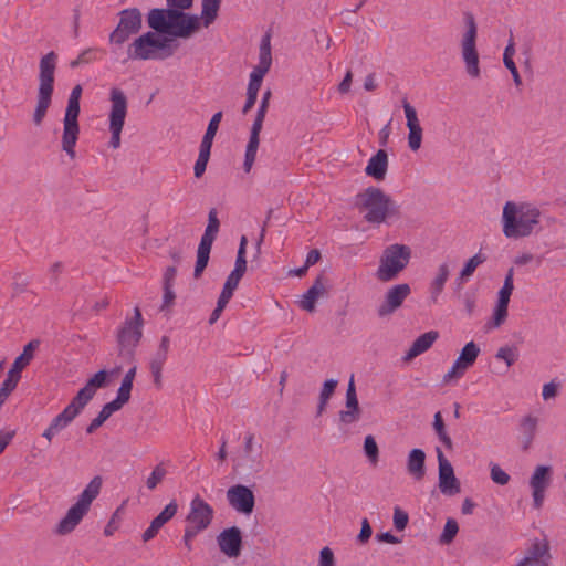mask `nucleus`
<instances>
[{
	"label": "nucleus",
	"instance_id": "c85d7f7f",
	"mask_svg": "<svg viewBox=\"0 0 566 566\" xmlns=\"http://www.w3.org/2000/svg\"><path fill=\"white\" fill-rule=\"evenodd\" d=\"M326 293L324 284V276L319 275L314 281L313 285L303 294L300 301V307L306 312H314L316 301Z\"/></svg>",
	"mask_w": 566,
	"mask_h": 566
},
{
	"label": "nucleus",
	"instance_id": "9b49d317",
	"mask_svg": "<svg viewBox=\"0 0 566 566\" xmlns=\"http://www.w3.org/2000/svg\"><path fill=\"white\" fill-rule=\"evenodd\" d=\"M143 28V14L138 8H127L118 12V23L111 32L108 41L112 45L122 46L128 39Z\"/></svg>",
	"mask_w": 566,
	"mask_h": 566
},
{
	"label": "nucleus",
	"instance_id": "338daca9",
	"mask_svg": "<svg viewBox=\"0 0 566 566\" xmlns=\"http://www.w3.org/2000/svg\"><path fill=\"white\" fill-rule=\"evenodd\" d=\"M242 277L243 274L238 273L235 271H231V273L228 275L226 280L224 286L235 291Z\"/></svg>",
	"mask_w": 566,
	"mask_h": 566
},
{
	"label": "nucleus",
	"instance_id": "ddd939ff",
	"mask_svg": "<svg viewBox=\"0 0 566 566\" xmlns=\"http://www.w3.org/2000/svg\"><path fill=\"white\" fill-rule=\"evenodd\" d=\"M263 467L261 444L255 442L253 433H248L244 437L243 449L235 461L234 469L250 475L261 472Z\"/></svg>",
	"mask_w": 566,
	"mask_h": 566
},
{
	"label": "nucleus",
	"instance_id": "69168bd1",
	"mask_svg": "<svg viewBox=\"0 0 566 566\" xmlns=\"http://www.w3.org/2000/svg\"><path fill=\"white\" fill-rule=\"evenodd\" d=\"M193 0H167L168 9L182 11L192 7Z\"/></svg>",
	"mask_w": 566,
	"mask_h": 566
},
{
	"label": "nucleus",
	"instance_id": "4be33fe9",
	"mask_svg": "<svg viewBox=\"0 0 566 566\" xmlns=\"http://www.w3.org/2000/svg\"><path fill=\"white\" fill-rule=\"evenodd\" d=\"M552 480V468L549 465H537L530 479L532 489L533 505L541 509L544 503L546 489Z\"/></svg>",
	"mask_w": 566,
	"mask_h": 566
},
{
	"label": "nucleus",
	"instance_id": "dca6fc26",
	"mask_svg": "<svg viewBox=\"0 0 566 566\" xmlns=\"http://www.w3.org/2000/svg\"><path fill=\"white\" fill-rule=\"evenodd\" d=\"M438 460V486L440 492L447 496H453L461 492V483L454 474L450 461L444 457L442 450L436 448Z\"/></svg>",
	"mask_w": 566,
	"mask_h": 566
},
{
	"label": "nucleus",
	"instance_id": "ea45409f",
	"mask_svg": "<svg viewBox=\"0 0 566 566\" xmlns=\"http://www.w3.org/2000/svg\"><path fill=\"white\" fill-rule=\"evenodd\" d=\"M119 409L116 408V406L112 405L111 402H107L96 418H94L91 423L86 427V433L92 434L94 433L114 412L118 411Z\"/></svg>",
	"mask_w": 566,
	"mask_h": 566
},
{
	"label": "nucleus",
	"instance_id": "cd10ccee",
	"mask_svg": "<svg viewBox=\"0 0 566 566\" xmlns=\"http://www.w3.org/2000/svg\"><path fill=\"white\" fill-rule=\"evenodd\" d=\"M389 166L388 154L385 149H379L371 158L365 168V174L377 181L386 178Z\"/></svg>",
	"mask_w": 566,
	"mask_h": 566
},
{
	"label": "nucleus",
	"instance_id": "e2e57ef3",
	"mask_svg": "<svg viewBox=\"0 0 566 566\" xmlns=\"http://www.w3.org/2000/svg\"><path fill=\"white\" fill-rule=\"evenodd\" d=\"M172 287L174 286L163 285L164 295H163L161 310H165L174 304L176 294H175Z\"/></svg>",
	"mask_w": 566,
	"mask_h": 566
},
{
	"label": "nucleus",
	"instance_id": "5fc2aeb1",
	"mask_svg": "<svg viewBox=\"0 0 566 566\" xmlns=\"http://www.w3.org/2000/svg\"><path fill=\"white\" fill-rule=\"evenodd\" d=\"M20 378L21 374L13 371V369L10 368L8 376L3 381L2 386L0 387V389L10 395L15 389Z\"/></svg>",
	"mask_w": 566,
	"mask_h": 566
},
{
	"label": "nucleus",
	"instance_id": "bf43d9fd",
	"mask_svg": "<svg viewBox=\"0 0 566 566\" xmlns=\"http://www.w3.org/2000/svg\"><path fill=\"white\" fill-rule=\"evenodd\" d=\"M335 556L329 547H323L319 552L318 566H335Z\"/></svg>",
	"mask_w": 566,
	"mask_h": 566
},
{
	"label": "nucleus",
	"instance_id": "a18cd8bd",
	"mask_svg": "<svg viewBox=\"0 0 566 566\" xmlns=\"http://www.w3.org/2000/svg\"><path fill=\"white\" fill-rule=\"evenodd\" d=\"M364 452L368 458L369 462L376 465L379 460V449L375 438L371 434L365 437Z\"/></svg>",
	"mask_w": 566,
	"mask_h": 566
},
{
	"label": "nucleus",
	"instance_id": "603ef678",
	"mask_svg": "<svg viewBox=\"0 0 566 566\" xmlns=\"http://www.w3.org/2000/svg\"><path fill=\"white\" fill-rule=\"evenodd\" d=\"M96 52L97 50L92 48L82 51L75 60L70 62V67L76 69L81 65L92 63L96 60Z\"/></svg>",
	"mask_w": 566,
	"mask_h": 566
},
{
	"label": "nucleus",
	"instance_id": "864d4df0",
	"mask_svg": "<svg viewBox=\"0 0 566 566\" xmlns=\"http://www.w3.org/2000/svg\"><path fill=\"white\" fill-rule=\"evenodd\" d=\"M130 391L132 387L127 386L126 382H122L117 391V397L112 400L111 403L120 410L123 406L129 401Z\"/></svg>",
	"mask_w": 566,
	"mask_h": 566
},
{
	"label": "nucleus",
	"instance_id": "4468645a",
	"mask_svg": "<svg viewBox=\"0 0 566 566\" xmlns=\"http://www.w3.org/2000/svg\"><path fill=\"white\" fill-rule=\"evenodd\" d=\"M213 516V507L200 495H196L190 502L189 513L186 516L187 527L201 533L211 525Z\"/></svg>",
	"mask_w": 566,
	"mask_h": 566
},
{
	"label": "nucleus",
	"instance_id": "6e6552de",
	"mask_svg": "<svg viewBox=\"0 0 566 566\" xmlns=\"http://www.w3.org/2000/svg\"><path fill=\"white\" fill-rule=\"evenodd\" d=\"M143 336V316L139 307H135L134 316L127 318L116 334L118 356L126 360H134L135 349Z\"/></svg>",
	"mask_w": 566,
	"mask_h": 566
},
{
	"label": "nucleus",
	"instance_id": "2eb2a0df",
	"mask_svg": "<svg viewBox=\"0 0 566 566\" xmlns=\"http://www.w3.org/2000/svg\"><path fill=\"white\" fill-rule=\"evenodd\" d=\"M270 34H265L260 44L259 63L250 74V81L247 92L258 95L262 85L263 77L269 72L272 64Z\"/></svg>",
	"mask_w": 566,
	"mask_h": 566
},
{
	"label": "nucleus",
	"instance_id": "a19ab883",
	"mask_svg": "<svg viewBox=\"0 0 566 566\" xmlns=\"http://www.w3.org/2000/svg\"><path fill=\"white\" fill-rule=\"evenodd\" d=\"M211 247L199 243L197 250V261L195 265L193 276L199 279L208 265Z\"/></svg>",
	"mask_w": 566,
	"mask_h": 566
},
{
	"label": "nucleus",
	"instance_id": "49530a36",
	"mask_svg": "<svg viewBox=\"0 0 566 566\" xmlns=\"http://www.w3.org/2000/svg\"><path fill=\"white\" fill-rule=\"evenodd\" d=\"M513 275H514V270H513V268H511L505 275L503 286L499 291L497 302L510 303V297L514 290Z\"/></svg>",
	"mask_w": 566,
	"mask_h": 566
},
{
	"label": "nucleus",
	"instance_id": "c756f323",
	"mask_svg": "<svg viewBox=\"0 0 566 566\" xmlns=\"http://www.w3.org/2000/svg\"><path fill=\"white\" fill-rule=\"evenodd\" d=\"M439 337L438 332L430 331L422 335H420L410 346L406 355L403 356V361L409 363L417 356L423 354L427 352L432 344L436 342V339Z\"/></svg>",
	"mask_w": 566,
	"mask_h": 566
},
{
	"label": "nucleus",
	"instance_id": "c9c22d12",
	"mask_svg": "<svg viewBox=\"0 0 566 566\" xmlns=\"http://www.w3.org/2000/svg\"><path fill=\"white\" fill-rule=\"evenodd\" d=\"M39 346V340L29 342L24 348L22 354H20L13 361L11 369L21 374V371L30 364L33 358V350Z\"/></svg>",
	"mask_w": 566,
	"mask_h": 566
},
{
	"label": "nucleus",
	"instance_id": "79ce46f5",
	"mask_svg": "<svg viewBox=\"0 0 566 566\" xmlns=\"http://www.w3.org/2000/svg\"><path fill=\"white\" fill-rule=\"evenodd\" d=\"M485 261V256L481 253H476L468 260L459 275V286L462 282L467 281L475 271V269Z\"/></svg>",
	"mask_w": 566,
	"mask_h": 566
},
{
	"label": "nucleus",
	"instance_id": "aec40b11",
	"mask_svg": "<svg viewBox=\"0 0 566 566\" xmlns=\"http://www.w3.org/2000/svg\"><path fill=\"white\" fill-rule=\"evenodd\" d=\"M229 505L239 513L249 515L253 512L255 497L253 492L243 484H235L228 489Z\"/></svg>",
	"mask_w": 566,
	"mask_h": 566
},
{
	"label": "nucleus",
	"instance_id": "b1692460",
	"mask_svg": "<svg viewBox=\"0 0 566 566\" xmlns=\"http://www.w3.org/2000/svg\"><path fill=\"white\" fill-rule=\"evenodd\" d=\"M402 107L405 111L407 127H408V146L412 151H417L422 143V127L420 126L417 112L415 107L406 99H402Z\"/></svg>",
	"mask_w": 566,
	"mask_h": 566
},
{
	"label": "nucleus",
	"instance_id": "f704fd0d",
	"mask_svg": "<svg viewBox=\"0 0 566 566\" xmlns=\"http://www.w3.org/2000/svg\"><path fill=\"white\" fill-rule=\"evenodd\" d=\"M479 354V346L474 342H469L464 345L455 361L468 370L475 363Z\"/></svg>",
	"mask_w": 566,
	"mask_h": 566
},
{
	"label": "nucleus",
	"instance_id": "4c0bfd02",
	"mask_svg": "<svg viewBox=\"0 0 566 566\" xmlns=\"http://www.w3.org/2000/svg\"><path fill=\"white\" fill-rule=\"evenodd\" d=\"M432 427H433V430H434L439 441H441L442 444L448 450H452L453 449V442H452V439L450 438V436L447 432V428H446V424H444V421L442 419V415H441L440 411L434 413Z\"/></svg>",
	"mask_w": 566,
	"mask_h": 566
},
{
	"label": "nucleus",
	"instance_id": "6ab92c4d",
	"mask_svg": "<svg viewBox=\"0 0 566 566\" xmlns=\"http://www.w3.org/2000/svg\"><path fill=\"white\" fill-rule=\"evenodd\" d=\"M411 294V289L407 283H400L388 289L384 302L379 305L377 314L379 317H386L395 313Z\"/></svg>",
	"mask_w": 566,
	"mask_h": 566
},
{
	"label": "nucleus",
	"instance_id": "5701e85b",
	"mask_svg": "<svg viewBox=\"0 0 566 566\" xmlns=\"http://www.w3.org/2000/svg\"><path fill=\"white\" fill-rule=\"evenodd\" d=\"M219 549L229 558H237L242 551V532L238 526L224 528L217 536Z\"/></svg>",
	"mask_w": 566,
	"mask_h": 566
},
{
	"label": "nucleus",
	"instance_id": "09e8293b",
	"mask_svg": "<svg viewBox=\"0 0 566 566\" xmlns=\"http://www.w3.org/2000/svg\"><path fill=\"white\" fill-rule=\"evenodd\" d=\"M507 307L509 303L497 302L493 312L492 321L488 324L489 327H500L505 322L507 317Z\"/></svg>",
	"mask_w": 566,
	"mask_h": 566
},
{
	"label": "nucleus",
	"instance_id": "f3484780",
	"mask_svg": "<svg viewBox=\"0 0 566 566\" xmlns=\"http://www.w3.org/2000/svg\"><path fill=\"white\" fill-rule=\"evenodd\" d=\"M84 409L82 405L73 398L71 402L63 409L61 413L55 416L49 427L42 433V437L51 443L52 439L64 430Z\"/></svg>",
	"mask_w": 566,
	"mask_h": 566
},
{
	"label": "nucleus",
	"instance_id": "774afa93",
	"mask_svg": "<svg viewBox=\"0 0 566 566\" xmlns=\"http://www.w3.org/2000/svg\"><path fill=\"white\" fill-rule=\"evenodd\" d=\"M176 275V265L168 266L163 276V285L174 286Z\"/></svg>",
	"mask_w": 566,
	"mask_h": 566
},
{
	"label": "nucleus",
	"instance_id": "680f3d73",
	"mask_svg": "<svg viewBox=\"0 0 566 566\" xmlns=\"http://www.w3.org/2000/svg\"><path fill=\"white\" fill-rule=\"evenodd\" d=\"M558 390L559 384L552 380L543 386L542 397L544 400L553 399L558 395Z\"/></svg>",
	"mask_w": 566,
	"mask_h": 566
},
{
	"label": "nucleus",
	"instance_id": "20e7f679",
	"mask_svg": "<svg viewBox=\"0 0 566 566\" xmlns=\"http://www.w3.org/2000/svg\"><path fill=\"white\" fill-rule=\"evenodd\" d=\"M56 60L57 55L54 51L43 55L40 60L36 105L32 116L33 123L36 126L42 124L52 103Z\"/></svg>",
	"mask_w": 566,
	"mask_h": 566
},
{
	"label": "nucleus",
	"instance_id": "052dcab7",
	"mask_svg": "<svg viewBox=\"0 0 566 566\" xmlns=\"http://www.w3.org/2000/svg\"><path fill=\"white\" fill-rule=\"evenodd\" d=\"M337 384L338 381L336 379L325 380L319 392V398H323V400H329L337 387Z\"/></svg>",
	"mask_w": 566,
	"mask_h": 566
},
{
	"label": "nucleus",
	"instance_id": "58836bf2",
	"mask_svg": "<svg viewBox=\"0 0 566 566\" xmlns=\"http://www.w3.org/2000/svg\"><path fill=\"white\" fill-rule=\"evenodd\" d=\"M222 118V112H217L210 119L206 134L203 135V138L201 140L200 147L207 148L211 150L212 143L214 139V136L218 132L219 124Z\"/></svg>",
	"mask_w": 566,
	"mask_h": 566
},
{
	"label": "nucleus",
	"instance_id": "0e129e2a",
	"mask_svg": "<svg viewBox=\"0 0 566 566\" xmlns=\"http://www.w3.org/2000/svg\"><path fill=\"white\" fill-rule=\"evenodd\" d=\"M373 534L371 526L367 518H363L360 533L357 536V541L360 543H366Z\"/></svg>",
	"mask_w": 566,
	"mask_h": 566
},
{
	"label": "nucleus",
	"instance_id": "2f4dec72",
	"mask_svg": "<svg viewBox=\"0 0 566 566\" xmlns=\"http://www.w3.org/2000/svg\"><path fill=\"white\" fill-rule=\"evenodd\" d=\"M220 228V221L218 219V212L216 208H211L208 214V224L205 229V232L201 237V240L199 243L211 247L213 244V241L217 238V234L219 232Z\"/></svg>",
	"mask_w": 566,
	"mask_h": 566
},
{
	"label": "nucleus",
	"instance_id": "f257e3e1",
	"mask_svg": "<svg viewBox=\"0 0 566 566\" xmlns=\"http://www.w3.org/2000/svg\"><path fill=\"white\" fill-rule=\"evenodd\" d=\"M541 210L530 202L506 201L502 211V231L509 239H522L541 231Z\"/></svg>",
	"mask_w": 566,
	"mask_h": 566
},
{
	"label": "nucleus",
	"instance_id": "7c9ffc66",
	"mask_svg": "<svg viewBox=\"0 0 566 566\" xmlns=\"http://www.w3.org/2000/svg\"><path fill=\"white\" fill-rule=\"evenodd\" d=\"M407 471L416 480L420 481L426 475V453L422 449H412L407 458Z\"/></svg>",
	"mask_w": 566,
	"mask_h": 566
},
{
	"label": "nucleus",
	"instance_id": "1a4fd4ad",
	"mask_svg": "<svg viewBox=\"0 0 566 566\" xmlns=\"http://www.w3.org/2000/svg\"><path fill=\"white\" fill-rule=\"evenodd\" d=\"M465 32L462 34L460 46L465 64V71L472 78L480 76L479 53L476 49L478 27L471 12L464 13Z\"/></svg>",
	"mask_w": 566,
	"mask_h": 566
},
{
	"label": "nucleus",
	"instance_id": "412c9836",
	"mask_svg": "<svg viewBox=\"0 0 566 566\" xmlns=\"http://www.w3.org/2000/svg\"><path fill=\"white\" fill-rule=\"evenodd\" d=\"M551 559L548 541L535 538L516 566H549Z\"/></svg>",
	"mask_w": 566,
	"mask_h": 566
},
{
	"label": "nucleus",
	"instance_id": "bb28decb",
	"mask_svg": "<svg viewBox=\"0 0 566 566\" xmlns=\"http://www.w3.org/2000/svg\"><path fill=\"white\" fill-rule=\"evenodd\" d=\"M107 371L99 370L87 380L85 386L81 388L73 397L78 405L85 406L93 399L98 388L106 386Z\"/></svg>",
	"mask_w": 566,
	"mask_h": 566
},
{
	"label": "nucleus",
	"instance_id": "72a5a7b5",
	"mask_svg": "<svg viewBox=\"0 0 566 566\" xmlns=\"http://www.w3.org/2000/svg\"><path fill=\"white\" fill-rule=\"evenodd\" d=\"M450 274L449 265L442 263L438 268V273L430 285V297L433 303L438 301L439 295L442 293L446 282Z\"/></svg>",
	"mask_w": 566,
	"mask_h": 566
},
{
	"label": "nucleus",
	"instance_id": "c03bdc74",
	"mask_svg": "<svg viewBox=\"0 0 566 566\" xmlns=\"http://www.w3.org/2000/svg\"><path fill=\"white\" fill-rule=\"evenodd\" d=\"M178 504L175 500L169 502L165 509L151 521L156 526L161 528L168 521H170L177 513Z\"/></svg>",
	"mask_w": 566,
	"mask_h": 566
},
{
	"label": "nucleus",
	"instance_id": "a211bd4d",
	"mask_svg": "<svg viewBox=\"0 0 566 566\" xmlns=\"http://www.w3.org/2000/svg\"><path fill=\"white\" fill-rule=\"evenodd\" d=\"M268 108L260 106L256 112V116L251 127L250 138L245 148L243 169L245 172H250L255 161L259 144L260 133L263 127V122L266 115Z\"/></svg>",
	"mask_w": 566,
	"mask_h": 566
},
{
	"label": "nucleus",
	"instance_id": "9d476101",
	"mask_svg": "<svg viewBox=\"0 0 566 566\" xmlns=\"http://www.w3.org/2000/svg\"><path fill=\"white\" fill-rule=\"evenodd\" d=\"M109 146L117 149L120 146V134L127 115L128 101L125 93L117 87H113L109 92Z\"/></svg>",
	"mask_w": 566,
	"mask_h": 566
},
{
	"label": "nucleus",
	"instance_id": "f8f14e48",
	"mask_svg": "<svg viewBox=\"0 0 566 566\" xmlns=\"http://www.w3.org/2000/svg\"><path fill=\"white\" fill-rule=\"evenodd\" d=\"M81 112L80 102L67 101L63 118V133L61 147L71 159H74L75 146L80 135L78 115Z\"/></svg>",
	"mask_w": 566,
	"mask_h": 566
},
{
	"label": "nucleus",
	"instance_id": "a878e982",
	"mask_svg": "<svg viewBox=\"0 0 566 566\" xmlns=\"http://www.w3.org/2000/svg\"><path fill=\"white\" fill-rule=\"evenodd\" d=\"M346 410H342L339 412V421L343 424H352L357 422L360 419V407L358 403V398L356 394V387L354 382V377L352 376L348 382V387L346 390Z\"/></svg>",
	"mask_w": 566,
	"mask_h": 566
},
{
	"label": "nucleus",
	"instance_id": "39448f33",
	"mask_svg": "<svg viewBox=\"0 0 566 566\" xmlns=\"http://www.w3.org/2000/svg\"><path fill=\"white\" fill-rule=\"evenodd\" d=\"M103 479L94 476L78 495L76 502L67 510L64 517L55 526V534L67 535L72 533L88 513L93 501L99 495Z\"/></svg>",
	"mask_w": 566,
	"mask_h": 566
},
{
	"label": "nucleus",
	"instance_id": "393cba45",
	"mask_svg": "<svg viewBox=\"0 0 566 566\" xmlns=\"http://www.w3.org/2000/svg\"><path fill=\"white\" fill-rule=\"evenodd\" d=\"M170 348V338L166 335H164L160 338V343L158 346V349L151 357L149 361V369L151 373V376L154 378V385L157 389H160L163 387V376L161 371L164 368V365L168 358V353Z\"/></svg>",
	"mask_w": 566,
	"mask_h": 566
},
{
	"label": "nucleus",
	"instance_id": "de8ad7c7",
	"mask_svg": "<svg viewBox=\"0 0 566 566\" xmlns=\"http://www.w3.org/2000/svg\"><path fill=\"white\" fill-rule=\"evenodd\" d=\"M458 532L459 525L457 521L453 518H448L444 524L443 532L440 535L439 542L441 544H450L457 536Z\"/></svg>",
	"mask_w": 566,
	"mask_h": 566
},
{
	"label": "nucleus",
	"instance_id": "4d7b16f0",
	"mask_svg": "<svg viewBox=\"0 0 566 566\" xmlns=\"http://www.w3.org/2000/svg\"><path fill=\"white\" fill-rule=\"evenodd\" d=\"M465 371L467 369H464L461 365L454 361L450 370L443 376V384H449L453 379L461 378Z\"/></svg>",
	"mask_w": 566,
	"mask_h": 566
},
{
	"label": "nucleus",
	"instance_id": "8fccbe9b",
	"mask_svg": "<svg viewBox=\"0 0 566 566\" xmlns=\"http://www.w3.org/2000/svg\"><path fill=\"white\" fill-rule=\"evenodd\" d=\"M495 357L504 360L507 367H511L518 358V352L515 347L502 346L497 349Z\"/></svg>",
	"mask_w": 566,
	"mask_h": 566
},
{
	"label": "nucleus",
	"instance_id": "6e6d98bb",
	"mask_svg": "<svg viewBox=\"0 0 566 566\" xmlns=\"http://www.w3.org/2000/svg\"><path fill=\"white\" fill-rule=\"evenodd\" d=\"M491 479L496 484L505 485L510 481V475L499 464H492Z\"/></svg>",
	"mask_w": 566,
	"mask_h": 566
},
{
	"label": "nucleus",
	"instance_id": "37998d69",
	"mask_svg": "<svg viewBox=\"0 0 566 566\" xmlns=\"http://www.w3.org/2000/svg\"><path fill=\"white\" fill-rule=\"evenodd\" d=\"M167 469L164 463H158L146 480V488L154 491L166 478Z\"/></svg>",
	"mask_w": 566,
	"mask_h": 566
},
{
	"label": "nucleus",
	"instance_id": "f03ea898",
	"mask_svg": "<svg viewBox=\"0 0 566 566\" xmlns=\"http://www.w3.org/2000/svg\"><path fill=\"white\" fill-rule=\"evenodd\" d=\"M150 29L160 34L187 39L200 28L199 17L175 9H151L147 14Z\"/></svg>",
	"mask_w": 566,
	"mask_h": 566
},
{
	"label": "nucleus",
	"instance_id": "473e14b6",
	"mask_svg": "<svg viewBox=\"0 0 566 566\" xmlns=\"http://www.w3.org/2000/svg\"><path fill=\"white\" fill-rule=\"evenodd\" d=\"M537 418L528 415L520 422V431L522 433L523 448L526 450L532 444L537 429Z\"/></svg>",
	"mask_w": 566,
	"mask_h": 566
},
{
	"label": "nucleus",
	"instance_id": "13d9d810",
	"mask_svg": "<svg viewBox=\"0 0 566 566\" xmlns=\"http://www.w3.org/2000/svg\"><path fill=\"white\" fill-rule=\"evenodd\" d=\"M408 514L399 507L394 511V525L398 531H403L408 524Z\"/></svg>",
	"mask_w": 566,
	"mask_h": 566
},
{
	"label": "nucleus",
	"instance_id": "423d86ee",
	"mask_svg": "<svg viewBox=\"0 0 566 566\" xmlns=\"http://www.w3.org/2000/svg\"><path fill=\"white\" fill-rule=\"evenodd\" d=\"M127 59L132 61L165 60L174 54L171 40L148 31L127 46Z\"/></svg>",
	"mask_w": 566,
	"mask_h": 566
},
{
	"label": "nucleus",
	"instance_id": "e433bc0d",
	"mask_svg": "<svg viewBox=\"0 0 566 566\" xmlns=\"http://www.w3.org/2000/svg\"><path fill=\"white\" fill-rule=\"evenodd\" d=\"M221 0H201V20L208 28L218 17Z\"/></svg>",
	"mask_w": 566,
	"mask_h": 566
},
{
	"label": "nucleus",
	"instance_id": "3c124183",
	"mask_svg": "<svg viewBox=\"0 0 566 566\" xmlns=\"http://www.w3.org/2000/svg\"><path fill=\"white\" fill-rule=\"evenodd\" d=\"M210 149L200 147L199 155L193 167L196 178H200L205 174L207 164L210 158Z\"/></svg>",
	"mask_w": 566,
	"mask_h": 566
},
{
	"label": "nucleus",
	"instance_id": "0eeeda50",
	"mask_svg": "<svg viewBox=\"0 0 566 566\" xmlns=\"http://www.w3.org/2000/svg\"><path fill=\"white\" fill-rule=\"evenodd\" d=\"M411 259V249L406 244L388 245L380 255L376 277L380 282H390L407 268Z\"/></svg>",
	"mask_w": 566,
	"mask_h": 566
},
{
	"label": "nucleus",
	"instance_id": "7ed1b4c3",
	"mask_svg": "<svg viewBox=\"0 0 566 566\" xmlns=\"http://www.w3.org/2000/svg\"><path fill=\"white\" fill-rule=\"evenodd\" d=\"M356 206L367 211L364 218L369 223L380 224L390 218L400 217V206L380 188L374 186L357 195Z\"/></svg>",
	"mask_w": 566,
	"mask_h": 566
}]
</instances>
